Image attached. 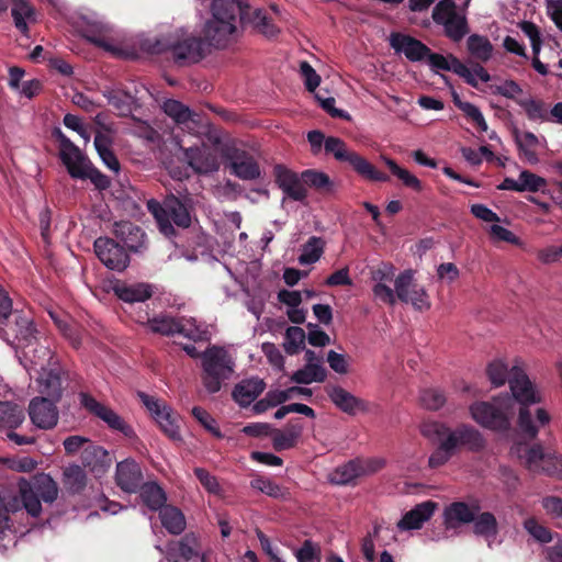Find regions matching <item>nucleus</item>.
Here are the masks:
<instances>
[{
	"label": "nucleus",
	"mask_w": 562,
	"mask_h": 562,
	"mask_svg": "<svg viewBox=\"0 0 562 562\" xmlns=\"http://www.w3.org/2000/svg\"><path fill=\"white\" fill-rule=\"evenodd\" d=\"M512 395L495 396L492 401L474 402L470 405V414L480 426L493 431H507L516 412V403L521 406L518 414V427L521 434L535 439L539 429L535 425L533 415L528 405L540 402L533 385L521 368H514L508 379Z\"/></svg>",
	"instance_id": "1"
},
{
	"label": "nucleus",
	"mask_w": 562,
	"mask_h": 562,
	"mask_svg": "<svg viewBox=\"0 0 562 562\" xmlns=\"http://www.w3.org/2000/svg\"><path fill=\"white\" fill-rule=\"evenodd\" d=\"M420 431L424 437L438 443L428 459V465L431 469L445 465L461 447L471 452H480L486 445L483 435L467 424H461L452 429L443 423L429 422L423 424Z\"/></svg>",
	"instance_id": "2"
},
{
	"label": "nucleus",
	"mask_w": 562,
	"mask_h": 562,
	"mask_svg": "<svg viewBox=\"0 0 562 562\" xmlns=\"http://www.w3.org/2000/svg\"><path fill=\"white\" fill-rule=\"evenodd\" d=\"M0 323V338L24 359L37 364L49 356L47 347H34L37 344V329L30 312L15 310Z\"/></svg>",
	"instance_id": "3"
},
{
	"label": "nucleus",
	"mask_w": 562,
	"mask_h": 562,
	"mask_svg": "<svg viewBox=\"0 0 562 562\" xmlns=\"http://www.w3.org/2000/svg\"><path fill=\"white\" fill-rule=\"evenodd\" d=\"M147 209L155 217L159 231L167 237L176 235L173 225L188 228L192 223L194 203L191 196L168 194L162 202L155 199L147 201Z\"/></svg>",
	"instance_id": "4"
},
{
	"label": "nucleus",
	"mask_w": 562,
	"mask_h": 562,
	"mask_svg": "<svg viewBox=\"0 0 562 562\" xmlns=\"http://www.w3.org/2000/svg\"><path fill=\"white\" fill-rule=\"evenodd\" d=\"M238 0H213L211 5L212 19L203 29L204 41L210 47L224 48L238 30Z\"/></svg>",
	"instance_id": "5"
},
{
	"label": "nucleus",
	"mask_w": 562,
	"mask_h": 562,
	"mask_svg": "<svg viewBox=\"0 0 562 562\" xmlns=\"http://www.w3.org/2000/svg\"><path fill=\"white\" fill-rule=\"evenodd\" d=\"M55 134L59 142V157L71 178L89 179L97 189L105 190L110 187V179L93 167L87 156L60 130Z\"/></svg>",
	"instance_id": "6"
},
{
	"label": "nucleus",
	"mask_w": 562,
	"mask_h": 562,
	"mask_svg": "<svg viewBox=\"0 0 562 562\" xmlns=\"http://www.w3.org/2000/svg\"><path fill=\"white\" fill-rule=\"evenodd\" d=\"M201 381L210 394L221 391L223 383L234 372V361L222 347L210 346L202 352Z\"/></svg>",
	"instance_id": "7"
},
{
	"label": "nucleus",
	"mask_w": 562,
	"mask_h": 562,
	"mask_svg": "<svg viewBox=\"0 0 562 562\" xmlns=\"http://www.w3.org/2000/svg\"><path fill=\"white\" fill-rule=\"evenodd\" d=\"M170 52L173 60L179 66L196 64L209 53V45L202 37L189 36L183 40L160 38L157 40L153 53Z\"/></svg>",
	"instance_id": "8"
},
{
	"label": "nucleus",
	"mask_w": 562,
	"mask_h": 562,
	"mask_svg": "<svg viewBox=\"0 0 562 562\" xmlns=\"http://www.w3.org/2000/svg\"><path fill=\"white\" fill-rule=\"evenodd\" d=\"M324 148L327 154H333L336 160L348 162L366 180L385 182L390 179L386 173L379 171L366 158L356 151L348 150L346 143L338 137H327Z\"/></svg>",
	"instance_id": "9"
},
{
	"label": "nucleus",
	"mask_w": 562,
	"mask_h": 562,
	"mask_svg": "<svg viewBox=\"0 0 562 562\" xmlns=\"http://www.w3.org/2000/svg\"><path fill=\"white\" fill-rule=\"evenodd\" d=\"M431 18L437 25L443 26L445 35L459 43L469 32L467 16L457 11L454 0H440L432 10Z\"/></svg>",
	"instance_id": "10"
},
{
	"label": "nucleus",
	"mask_w": 562,
	"mask_h": 562,
	"mask_svg": "<svg viewBox=\"0 0 562 562\" xmlns=\"http://www.w3.org/2000/svg\"><path fill=\"white\" fill-rule=\"evenodd\" d=\"M222 157L228 161L229 171L235 177L245 181L260 178V166L249 151L235 145H225L222 148Z\"/></svg>",
	"instance_id": "11"
},
{
	"label": "nucleus",
	"mask_w": 562,
	"mask_h": 562,
	"mask_svg": "<svg viewBox=\"0 0 562 562\" xmlns=\"http://www.w3.org/2000/svg\"><path fill=\"white\" fill-rule=\"evenodd\" d=\"M80 405L91 415L100 418L112 430L123 434L126 438L135 437V431L119 414L111 407L97 401L91 394L81 392L79 394Z\"/></svg>",
	"instance_id": "12"
},
{
	"label": "nucleus",
	"mask_w": 562,
	"mask_h": 562,
	"mask_svg": "<svg viewBox=\"0 0 562 562\" xmlns=\"http://www.w3.org/2000/svg\"><path fill=\"white\" fill-rule=\"evenodd\" d=\"M99 260L110 270L123 271L130 265V255L124 246L110 237H99L93 243Z\"/></svg>",
	"instance_id": "13"
},
{
	"label": "nucleus",
	"mask_w": 562,
	"mask_h": 562,
	"mask_svg": "<svg viewBox=\"0 0 562 562\" xmlns=\"http://www.w3.org/2000/svg\"><path fill=\"white\" fill-rule=\"evenodd\" d=\"M240 10L238 21L241 27L251 26L257 33L267 38H274L280 33V29L267 15L263 9H251L247 0H238Z\"/></svg>",
	"instance_id": "14"
},
{
	"label": "nucleus",
	"mask_w": 562,
	"mask_h": 562,
	"mask_svg": "<svg viewBox=\"0 0 562 562\" xmlns=\"http://www.w3.org/2000/svg\"><path fill=\"white\" fill-rule=\"evenodd\" d=\"M395 267L385 261L370 268V277L374 282L372 288L374 297L390 306L395 305V293L390 286V283H392L395 278Z\"/></svg>",
	"instance_id": "15"
},
{
	"label": "nucleus",
	"mask_w": 562,
	"mask_h": 562,
	"mask_svg": "<svg viewBox=\"0 0 562 562\" xmlns=\"http://www.w3.org/2000/svg\"><path fill=\"white\" fill-rule=\"evenodd\" d=\"M57 402L44 396H36L29 404V416L33 425L40 429H53L59 419Z\"/></svg>",
	"instance_id": "16"
},
{
	"label": "nucleus",
	"mask_w": 562,
	"mask_h": 562,
	"mask_svg": "<svg viewBox=\"0 0 562 562\" xmlns=\"http://www.w3.org/2000/svg\"><path fill=\"white\" fill-rule=\"evenodd\" d=\"M389 41L395 53L404 54L412 63L426 60L430 53V48L426 44L408 34L393 32Z\"/></svg>",
	"instance_id": "17"
},
{
	"label": "nucleus",
	"mask_w": 562,
	"mask_h": 562,
	"mask_svg": "<svg viewBox=\"0 0 562 562\" xmlns=\"http://www.w3.org/2000/svg\"><path fill=\"white\" fill-rule=\"evenodd\" d=\"M273 176L276 183L288 198L300 202L307 198V190L304 187L302 173L297 175L283 165H276Z\"/></svg>",
	"instance_id": "18"
},
{
	"label": "nucleus",
	"mask_w": 562,
	"mask_h": 562,
	"mask_svg": "<svg viewBox=\"0 0 562 562\" xmlns=\"http://www.w3.org/2000/svg\"><path fill=\"white\" fill-rule=\"evenodd\" d=\"M481 510L477 499L472 502H452L443 510V524L447 529H457L462 525L471 524L475 515Z\"/></svg>",
	"instance_id": "19"
},
{
	"label": "nucleus",
	"mask_w": 562,
	"mask_h": 562,
	"mask_svg": "<svg viewBox=\"0 0 562 562\" xmlns=\"http://www.w3.org/2000/svg\"><path fill=\"white\" fill-rule=\"evenodd\" d=\"M116 485L126 493H136L144 483V476L139 463L127 458L116 464Z\"/></svg>",
	"instance_id": "20"
},
{
	"label": "nucleus",
	"mask_w": 562,
	"mask_h": 562,
	"mask_svg": "<svg viewBox=\"0 0 562 562\" xmlns=\"http://www.w3.org/2000/svg\"><path fill=\"white\" fill-rule=\"evenodd\" d=\"M184 158L199 175L212 173L220 168L216 154L209 147H189L184 149Z\"/></svg>",
	"instance_id": "21"
},
{
	"label": "nucleus",
	"mask_w": 562,
	"mask_h": 562,
	"mask_svg": "<svg viewBox=\"0 0 562 562\" xmlns=\"http://www.w3.org/2000/svg\"><path fill=\"white\" fill-rule=\"evenodd\" d=\"M326 393L333 404L348 415H356L357 412H367L368 404L360 397L355 396L339 385L326 386Z\"/></svg>",
	"instance_id": "22"
},
{
	"label": "nucleus",
	"mask_w": 562,
	"mask_h": 562,
	"mask_svg": "<svg viewBox=\"0 0 562 562\" xmlns=\"http://www.w3.org/2000/svg\"><path fill=\"white\" fill-rule=\"evenodd\" d=\"M113 234L124 244L126 250L137 252L145 248L146 234L132 222L122 221L115 223Z\"/></svg>",
	"instance_id": "23"
},
{
	"label": "nucleus",
	"mask_w": 562,
	"mask_h": 562,
	"mask_svg": "<svg viewBox=\"0 0 562 562\" xmlns=\"http://www.w3.org/2000/svg\"><path fill=\"white\" fill-rule=\"evenodd\" d=\"M81 461L85 468H89L97 475L105 473L112 464L108 450L92 442L83 447Z\"/></svg>",
	"instance_id": "24"
},
{
	"label": "nucleus",
	"mask_w": 562,
	"mask_h": 562,
	"mask_svg": "<svg viewBox=\"0 0 562 562\" xmlns=\"http://www.w3.org/2000/svg\"><path fill=\"white\" fill-rule=\"evenodd\" d=\"M437 508V503L426 501L417 504L414 508L404 514L397 522L401 530L420 529L425 521H428Z\"/></svg>",
	"instance_id": "25"
},
{
	"label": "nucleus",
	"mask_w": 562,
	"mask_h": 562,
	"mask_svg": "<svg viewBox=\"0 0 562 562\" xmlns=\"http://www.w3.org/2000/svg\"><path fill=\"white\" fill-rule=\"evenodd\" d=\"M65 372L61 369L45 370L38 379L40 392L50 401L59 402L63 393Z\"/></svg>",
	"instance_id": "26"
},
{
	"label": "nucleus",
	"mask_w": 562,
	"mask_h": 562,
	"mask_svg": "<svg viewBox=\"0 0 562 562\" xmlns=\"http://www.w3.org/2000/svg\"><path fill=\"white\" fill-rule=\"evenodd\" d=\"M265 387L266 383L262 379H246L234 386L232 396L241 407H246L265 391Z\"/></svg>",
	"instance_id": "27"
},
{
	"label": "nucleus",
	"mask_w": 562,
	"mask_h": 562,
	"mask_svg": "<svg viewBox=\"0 0 562 562\" xmlns=\"http://www.w3.org/2000/svg\"><path fill=\"white\" fill-rule=\"evenodd\" d=\"M170 550L177 558L190 561L201 555L202 544L196 533L187 532L179 541L173 543Z\"/></svg>",
	"instance_id": "28"
},
{
	"label": "nucleus",
	"mask_w": 562,
	"mask_h": 562,
	"mask_svg": "<svg viewBox=\"0 0 562 562\" xmlns=\"http://www.w3.org/2000/svg\"><path fill=\"white\" fill-rule=\"evenodd\" d=\"M517 454L521 460V463L532 472H540L541 465L544 463V459L548 453H544L541 445L536 443L533 446L519 445L517 448Z\"/></svg>",
	"instance_id": "29"
},
{
	"label": "nucleus",
	"mask_w": 562,
	"mask_h": 562,
	"mask_svg": "<svg viewBox=\"0 0 562 562\" xmlns=\"http://www.w3.org/2000/svg\"><path fill=\"white\" fill-rule=\"evenodd\" d=\"M473 533L483 537L487 541L494 539L498 533V522L495 515L491 512H479L472 520Z\"/></svg>",
	"instance_id": "30"
},
{
	"label": "nucleus",
	"mask_w": 562,
	"mask_h": 562,
	"mask_svg": "<svg viewBox=\"0 0 562 562\" xmlns=\"http://www.w3.org/2000/svg\"><path fill=\"white\" fill-rule=\"evenodd\" d=\"M114 292L120 300L126 303H143L153 295L151 288L145 283L116 285Z\"/></svg>",
	"instance_id": "31"
},
{
	"label": "nucleus",
	"mask_w": 562,
	"mask_h": 562,
	"mask_svg": "<svg viewBox=\"0 0 562 562\" xmlns=\"http://www.w3.org/2000/svg\"><path fill=\"white\" fill-rule=\"evenodd\" d=\"M366 473L364 465L361 460L353 459L338 467L331 474V482L338 485H347L352 483L357 477Z\"/></svg>",
	"instance_id": "32"
},
{
	"label": "nucleus",
	"mask_w": 562,
	"mask_h": 562,
	"mask_svg": "<svg viewBox=\"0 0 562 562\" xmlns=\"http://www.w3.org/2000/svg\"><path fill=\"white\" fill-rule=\"evenodd\" d=\"M25 419L24 409L16 403L0 401V424L8 429H15Z\"/></svg>",
	"instance_id": "33"
},
{
	"label": "nucleus",
	"mask_w": 562,
	"mask_h": 562,
	"mask_svg": "<svg viewBox=\"0 0 562 562\" xmlns=\"http://www.w3.org/2000/svg\"><path fill=\"white\" fill-rule=\"evenodd\" d=\"M11 14L14 21L15 27L23 34H29V26L26 20L35 21V10L30 4L29 0H12Z\"/></svg>",
	"instance_id": "34"
},
{
	"label": "nucleus",
	"mask_w": 562,
	"mask_h": 562,
	"mask_svg": "<svg viewBox=\"0 0 562 562\" xmlns=\"http://www.w3.org/2000/svg\"><path fill=\"white\" fill-rule=\"evenodd\" d=\"M104 97L108 99L109 104L119 112V115L128 116L132 114L136 98L131 92L112 89L105 91Z\"/></svg>",
	"instance_id": "35"
},
{
	"label": "nucleus",
	"mask_w": 562,
	"mask_h": 562,
	"mask_svg": "<svg viewBox=\"0 0 562 562\" xmlns=\"http://www.w3.org/2000/svg\"><path fill=\"white\" fill-rule=\"evenodd\" d=\"M143 503L151 510H160L167 501L164 490L155 482L143 483L139 487Z\"/></svg>",
	"instance_id": "36"
},
{
	"label": "nucleus",
	"mask_w": 562,
	"mask_h": 562,
	"mask_svg": "<svg viewBox=\"0 0 562 562\" xmlns=\"http://www.w3.org/2000/svg\"><path fill=\"white\" fill-rule=\"evenodd\" d=\"M32 490L46 503H53L58 496L57 483L48 474H38L29 482Z\"/></svg>",
	"instance_id": "37"
},
{
	"label": "nucleus",
	"mask_w": 562,
	"mask_h": 562,
	"mask_svg": "<svg viewBox=\"0 0 562 562\" xmlns=\"http://www.w3.org/2000/svg\"><path fill=\"white\" fill-rule=\"evenodd\" d=\"M302 180L304 187L313 188L322 194H331L335 189V184L329 176L323 171L314 169L304 170L302 172Z\"/></svg>",
	"instance_id": "38"
},
{
	"label": "nucleus",
	"mask_w": 562,
	"mask_h": 562,
	"mask_svg": "<svg viewBox=\"0 0 562 562\" xmlns=\"http://www.w3.org/2000/svg\"><path fill=\"white\" fill-rule=\"evenodd\" d=\"M515 140L519 150V157L531 165L539 161V157L535 150L538 145V137L531 132H525L522 135L515 131Z\"/></svg>",
	"instance_id": "39"
},
{
	"label": "nucleus",
	"mask_w": 562,
	"mask_h": 562,
	"mask_svg": "<svg viewBox=\"0 0 562 562\" xmlns=\"http://www.w3.org/2000/svg\"><path fill=\"white\" fill-rule=\"evenodd\" d=\"M161 525L172 535H180L186 528V518L175 506H165L159 512Z\"/></svg>",
	"instance_id": "40"
},
{
	"label": "nucleus",
	"mask_w": 562,
	"mask_h": 562,
	"mask_svg": "<svg viewBox=\"0 0 562 562\" xmlns=\"http://www.w3.org/2000/svg\"><path fill=\"white\" fill-rule=\"evenodd\" d=\"M161 108L164 112L178 125H186L189 122H195V113L178 100L167 99L164 101Z\"/></svg>",
	"instance_id": "41"
},
{
	"label": "nucleus",
	"mask_w": 562,
	"mask_h": 562,
	"mask_svg": "<svg viewBox=\"0 0 562 562\" xmlns=\"http://www.w3.org/2000/svg\"><path fill=\"white\" fill-rule=\"evenodd\" d=\"M64 485L71 494H80L87 486V474L78 464H71L64 470Z\"/></svg>",
	"instance_id": "42"
},
{
	"label": "nucleus",
	"mask_w": 562,
	"mask_h": 562,
	"mask_svg": "<svg viewBox=\"0 0 562 562\" xmlns=\"http://www.w3.org/2000/svg\"><path fill=\"white\" fill-rule=\"evenodd\" d=\"M467 46L470 55L483 63L492 57L493 45L486 36L472 34L468 37Z\"/></svg>",
	"instance_id": "43"
},
{
	"label": "nucleus",
	"mask_w": 562,
	"mask_h": 562,
	"mask_svg": "<svg viewBox=\"0 0 562 562\" xmlns=\"http://www.w3.org/2000/svg\"><path fill=\"white\" fill-rule=\"evenodd\" d=\"M325 241L322 237L312 236L303 245L302 252L299 256V262L302 266L315 263L324 254Z\"/></svg>",
	"instance_id": "44"
},
{
	"label": "nucleus",
	"mask_w": 562,
	"mask_h": 562,
	"mask_svg": "<svg viewBox=\"0 0 562 562\" xmlns=\"http://www.w3.org/2000/svg\"><path fill=\"white\" fill-rule=\"evenodd\" d=\"M21 502L25 510L32 517H38L42 512V498L29 485V481L22 480L19 484Z\"/></svg>",
	"instance_id": "45"
},
{
	"label": "nucleus",
	"mask_w": 562,
	"mask_h": 562,
	"mask_svg": "<svg viewBox=\"0 0 562 562\" xmlns=\"http://www.w3.org/2000/svg\"><path fill=\"white\" fill-rule=\"evenodd\" d=\"M327 371L323 366L305 364L302 369L296 370L291 380L297 384H311L312 382H324Z\"/></svg>",
	"instance_id": "46"
},
{
	"label": "nucleus",
	"mask_w": 562,
	"mask_h": 562,
	"mask_svg": "<svg viewBox=\"0 0 562 562\" xmlns=\"http://www.w3.org/2000/svg\"><path fill=\"white\" fill-rule=\"evenodd\" d=\"M250 486L276 499H288L290 497L286 487L272 482L268 477L256 476L250 481Z\"/></svg>",
	"instance_id": "47"
},
{
	"label": "nucleus",
	"mask_w": 562,
	"mask_h": 562,
	"mask_svg": "<svg viewBox=\"0 0 562 562\" xmlns=\"http://www.w3.org/2000/svg\"><path fill=\"white\" fill-rule=\"evenodd\" d=\"M383 159L392 175L397 177L406 188H409L415 192H422L424 190L422 181L416 176L411 173L407 169L400 167L395 160L387 157H384Z\"/></svg>",
	"instance_id": "48"
},
{
	"label": "nucleus",
	"mask_w": 562,
	"mask_h": 562,
	"mask_svg": "<svg viewBox=\"0 0 562 562\" xmlns=\"http://www.w3.org/2000/svg\"><path fill=\"white\" fill-rule=\"evenodd\" d=\"M452 99L454 105L461 110L476 126L480 131H487V123L477 106L474 104L462 101L457 92H452Z\"/></svg>",
	"instance_id": "49"
},
{
	"label": "nucleus",
	"mask_w": 562,
	"mask_h": 562,
	"mask_svg": "<svg viewBox=\"0 0 562 562\" xmlns=\"http://www.w3.org/2000/svg\"><path fill=\"white\" fill-rule=\"evenodd\" d=\"M305 339V331L301 327H289L284 335V351L290 356L297 355L301 350L304 349Z\"/></svg>",
	"instance_id": "50"
},
{
	"label": "nucleus",
	"mask_w": 562,
	"mask_h": 562,
	"mask_svg": "<svg viewBox=\"0 0 562 562\" xmlns=\"http://www.w3.org/2000/svg\"><path fill=\"white\" fill-rule=\"evenodd\" d=\"M161 431L171 440L180 441V428L178 425V416L171 408L167 409L158 418L155 419Z\"/></svg>",
	"instance_id": "51"
},
{
	"label": "nucleus",
	"mask_w": 562,
	"mask_h": 562,
	"mask_svg": "<svg viewBox=\"0 0 562 562\" xmlns=\"http://www.w3.org/2000/svg\"><path fill=\"white\" fill-rule=\"evenodd\" d=\"M176 334L182 335L183 337L193 340L201 341L206 339V331L202 330L193 318L177 317Z\"/></svg>",
	"instance_id": "52"
},
{
	"label": "nucleus",
	"mask_w": 562,
	"mask_h": 562,
	"mask_svg": "<svg viewBox=\"0 0 562 562\" xmlns=\"http://www.w3.org/2000/svg\"><path fill=\"white\" fill-rule=\"evenodd\" d=\"M394 293H395V302L400 300L401 302H406L408 297L409 290L413 289L417 283L414 281V271L408 269L401 272L397 277L394 278Z\"/></svg>",
	"instance_id": "53"
},
{
	"label": "nucleus",
	"mask_w": 562,
	"mask_h": 562,
	"mask_svg": "<svg viewBox=\"0 0 562 562\" xmlns=\"http://www.w3.org/2000/svg\"><path fill=\"white\" fill-rule=\"evenodd\" d=\"M177 317L169 315H160L154 316L150 321L149 330L154 334H159L162 336H173L176 335L177 328Z\"/></svg>",
	"instance_id": "54"
},
{
	"label": "nucleus",
	"mask_w": 562,
	"mask_h": 562,
	"mask_svg": "<svg viewBox=\"0 0 562 562\" xmlns=\"http://www.w3.org/2000/svg\"><path fill=\"white\" fill-rule=\"evenodd\" d=\"M524 527L528 533L541 543H549L553 540L552 531L546 526L538 522L533 517L524 521Z\"/></svg>",
	"instance_id": "55"
},
{
	"label": "nucleus",
	"mask_w": 562,
	"mask_h": 562,
	"mask_svg": "<svg viewBox=\"0 0 562 562\" xmlns=\"http://www.w3.org/2000/svg\"><path fill=\"white\" fill-rule=\"evenodd\" d=\"M547 186V180L529 170H522L519 173L520 192H537Z\"/></svg>",
	"instance_id": "56"
},
{
	"label": "nucleus",
	"mask_w": 562,
	"mask_h": 562,
	"mask_svg": "<svg viewBox=\"0 0 562 562\" xmlns=\"http://www.w3.org/2000/svg\"><path fill=\"white\" fill-rule=\"evenodd\" d=\"M515 368L517 367L515 366ZM512 369H514V367ZM512 371L513 370L508 371L507 366L501 360L491 362L486 370L491 383L495 386L505 384L508 374L509 379L512 378Z\"/></svg>",
	"instance_id": "57"
},
{
	"label": "nucleus",
	"mask_w": 562,
	"mask_h": 562,
	"mask_svg": "<svg viewBox=\"0 0 562 562\" xmlns=\"http://www.w3.org/2000/svg\"><path fill=\"white\" fill-rule=\"evenodd\" d=\"M422 405L430 411L441 408L446 403L445 394L438 389H426L420 393Z\"/></svg>",
	"instance_id": "58"
},
{
	"label": "nucleus",
	"mask_w": 562,
	"mask_h": 562,
	"mask_svg": "<svg viewBox=\"0 0 562 562\" xmlns=\"http://www.w3.org/2000/svg\"><path fill=\"white\" fill-rule=\"evenodd\" d=\"M408 300L405 303H411L417 311H427L430 308L429 295L427 294L424 286L416 284L408 292Z\"/></svg>",
	"instance_id": "59"
},
{
	"label": "nucleus",
	"mask_w": 562,
	"mask_h": 562,
	"mask_svg": "<svg viewBox=\"0 0 562 562\" xmlns=\"http://www.w3.org/2000/svg\"><path fill=\"white\" fill-rule=\"evenodd\" d=\"M297 562H321V548L312 540H305L295 552Z\"/></svg>",
	"instance_id": "60"
},
{
	"label": "nucleus",
	"mask_w": 562,
	"mask_h": 562,
	"mask_svg": "<svg viewBox=\"0 0 562 562\" xmlns=\"http://www.w3.org/2000/svg\"><path fill=\"white\" fill-rule=\"evenodd\" d=\"M516 102L524 108L529 120H546L544 104L540 100L533 99H518Z\"/></svg>",
	"instance_id": "61"
},
{
	"label": "nucleus",
	"mask_w": 562,
	"mask_h": 562,
	"mask_svg": "<svg viewBox=\"0 0 562 562\" xmlns=\"http://www.w3.org/2000/svg\"><path fill=\"white\" fill-rule=\"evenodd\" d=\"M138 398L143 403V405L147 408L154 419L158 418L161 414H164L170 407L167 406L162 401L146 394L145 392L139 391L137 393Z\"/></svg>",
	"instance_id": "62"
},
{
	"label": "nucleus",
	"mask_w": 562,
	"mask_h": 562,
	"mask_svg": "<svg viewBox=\"0 0 562 562\" xmlns=\"http://www.w3.org/2000/svg\"><path fill=\"white\" fill-rule=\"evenodd\" d=\"M102 31V26H92L87 29L83 35L87 38V41L94 44L95 46L101 47L106 52L115 54L116 48L106 41Z\"/></svg>",
	"instance_id": "63"
},
{
	"label": "nucleus",
	"mask_w": 562,
	"mask_h": 562,
	"mask_svg": "<svg viewBox=\"0 0 562 562\" xmlns=\"http://www.w3.org/2000/svg\"><path fill=\"white\" fill-rule=\"evenodd\" d=\"M540 472L562 480V456L548 453Z\"/></svg>",
	"instance_id": "64"
}]
</instances>
